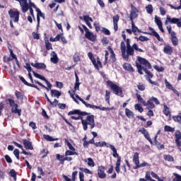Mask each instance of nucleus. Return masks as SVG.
<instances>
[{"label":"nucleus","instance_id":"39448f33","mask_svg":"<svg viewBox=\"0 0 181 181\" xmlns=\"http://www.w3.org/2000/svg\"><path fill=\"white\" fill-rule=\"evenodd\" d=\"M6 103L9 104L10 107H11V112L12 114H17L18 117L22 115V109H19V105L18 103H15V100L12 98H8L6 100Z\"/></svg>","mask_w":181,"mask_h":181},{"label":"nucleus","instance_id":"79ce46f5","mask_svg":"<svg viewBox=\"0 0 181 181\" xmlns=\"http://www.w3.org/2000/svg\"><path fill=\"white\" fill-rule=\"evenodd\" d=\"M74 155H76V156H78V153L76 152V151H70V150H67L65 152V157L66 158H69V156H73Z\"/></svg>","mask_w":181,"mask_h":181},{"label":"nucleus","instance_id":"09e8293b","mask_svg":"<svg viewBox=\"0 0 181 181\" xmlns=\"http://www.w3.org/2000/svg\"><path fill=\"white\" fill-rule=\"evenodd\" d=\"M120 166H121V160H117L116 166H115V170L117 173H119L121 172Z\"/></svg>","mask_w":181,"mask_h":181},{"label":"nucleus","instance_id":"58836bf2","mask_svg":"<svg viewBox=\"0 0 181 181\" xmlns=\"http://www.w3.org/2000/svg\"><path fill=\"white\" fill-rule=\"evenodd\" d=\"M44 40H45L46 49L47 50H53V47L52 46V43L49 42V38L45 37Z\"/></svg>","mask_w":181,"mask_h":181},{"label":"nucleus","instance_id":"e433bc0d","mask_svg":"<svg viewBox=\"0 0 181 181\" xmlns=\"http://www.w3.org/2000/svg\"><path fill=\"white\" fill-rule=\"evenodd\" d=\"M163 112L166 117H170V110L169 107H168V105L166 103H163Z\"/></svg>","mask_w":181,"mask_h":181},{"label":"nucleus","instance_id":"9d476101","mask_svg":"<svg viewBox=\"0 0 181 181\" xmlns=\"http://www.w3.org/2000/svg\"><path fill=\"white\" fill-rule=\"evenodd\" d=\"M82 28L86 32L85 37H86L88 40H90V42H95V40H97V35H94L93 33L90 32L87 26L82 25Z\"/></svg>","mask_w":181,"mask_h":181},{"label":"nucleus","instance_id":"20e7f679","mask_svg":"<svg viewBox=\"0 0 181 181\" xmlns=\"http://www.w3.org/2000/svg\"><path fill=\"white\" fill-rule=\"evenodd\" d=\"M82 125L83 131L88 129V125L90 127V129H93L95 127V122L94 120V115H91L86 117V119H82Z\"/></svg>","mask_w":181,"mask_h":181},{"label":"nucleus","instance_id":"4be33fe9","mask_svg":"<svg viewBox=\"0 0 181 181\" xmlns=\"http://www.w3.org/2000/svg\"><path fill=\"white\" fill-rule=\"evenodd\" d=\"M88 57H89L90 60L92 62V64H93L95 69H96V70H100V66H98V64H97V60H95V58H94V55H93V52H88Z\"/></svg>","mask_w":181,"mask_h":181},{"label":"nucleus","instance_id":"ea45409f","mask_svg":"<svg viewBox=\"0 0 181 181\" xmlns=\"http://www.w3.org/2000/svg\"><path fill=\"white\" fill-rule=\"evenodd\" d=\"M69 94L71 95V98L74 100V101L76 103V104H80V103L78 102V100H77V99H76V98L74 97V95H76V90H69Z\"/></svg>","mask_w":181,"mask_h":181},{"label":"nucleus","instance_id":"338daca9","mask_svg":"<svg viewBox=\"0 0 181 181\" xmlns=\"http://www.w3.org/2000/svg\"><path fill=\"white\" fill-rule=\"evenodd\" d=\"M13 155L16 156V159H18V160H19L21 159V157L19 156V149L16 148L13 151Z\"/></svg>","mask_w":181,"mask_h":181},{"label":"nucleus","instance_id":"4c0bfd02","mask_svg":"<svg viewBox=\"0 0 181 181\" xmlns=\"http://www.w3.org/2000/svg\"><path fill=\"white\" fill-rule=\"evenodd\" d=\"M136 97L137 98V101L139 103H140L141 104H142L144 107H146V101H145V100H144V98H142V96H141V94L139 93H136Z\"/></svg>","mask_w":181,"mask_h":181},{"label":"nucleus","instance_id":"864d4df0","mask_svg":"<svg viewBox=\"0 0 181 181\" xmlns=\"http://www.w3.org/2000/svg\"><path fill=\"white\" fill-rule=\"evenodd\" d=\"M87 160H88V166H90V168H94V166H95V164L93 158H88Z\"/></svg>","mask_w":181,"mask_h":181},{"label":"nucleus","instance_id":"5701e85b","mask_svg":"<svg viewBox=\"0 0 181 181\" xmlns=\"http://www.w3.org/2000/svg\"><path fill=\"white\" fill-rule=\"evenodd\" d=\"M19 78L21 81H22L23 84H25V86H28V87H32L33 88H36V90H37L38 91H40V88H39L35 84L29 83V82L26 81V80L25 79V78H23V76H19Z\"/></svg>","mask_w":181,"mask_h":181},{"label":"nucleus","instance_id":"aec40b11","mask_svg":"<svg viewBox=\"0 0 181 181\" xmlns=\"http://www.w3.org/2000/svg\"><path fill=\"white\" fill-rule=\"evenodd\" d=\"M57 159L59 160V162L63 165L64 163L65 160H67V162H71L73 160V158L71 157H64V156H62L60 154H57L56 156Z\"/></svg>","mask_w":181,"mask_h":181},{"label":"nucleus","instance_id":"052dcab7","mask_svg":"<svg viewBox=\"0 0 181 181\" xmlns=\"http://www.w3.org/2000/svg\"><path fill=\"white\" fill-rule=\"evenodd\" d=\"M17 173L16 171H15V170H11L10 171V175L11 177L13 178L14 180H16V176H17Z\"/></svg>","mask_w":181,"mask_h":181},{"label":"nucleus","instance_id":"3c124183","mask_svg":"<svg viewBox=\"0 0 181 181\" xmlns=\"http://www.w3.org/2000/svg\"><path fill=\"white\" fill-rule=\"evenodd\" d=\"M154 144L156 146H157L158 149H159V151L162 149H165V145L160 144V142L156 141H154Z\"/></svg>","mask_w":181,"mask_h":181},{"label":"nucleus","instance_id":"f03ea898","mask_svg":"<svg viewBox=\"0 0 181 181\" xmlns=\"http://www.w3.org/2000/svg\"><path fill=\"white\" fill-rule=\"evenodd\" d=\"M120 49L122 52V57L128 61L129 59V56H134L135 54V50L136 52H140V53H144V49L138 47V44L134 43L132 47L125 46V42L122 41L120 43Z\"/></svg>","mask_w":181,"mask_h":181},{"label":"nucleus","instance_id":"69168bd1","mask_svg":"<svg viewBox=\"0 0 181 181\" xmlns=\"http://www.w3.org/2000/svg\"><path fill=\"white\" fill-rule=\"evenodd\" d=\"M137 88H138V90H139V91H145V84H144V83H139L138 85H137Z\"/></svg>","mask_w":181,"mask_h":181},{"label":"nucleus","instance_id":"0eeeda50","mask_svg":"<svg viewBox=\"0 0 181 181\" xmlns=\"http://www.w3.org/2000/svg\"><path fill=\"white\" fill-rule=\"evenodd\" d=\"M133 162L136 165L133 167V169H134V170H136V169H139L140 168H145V166H148L149 168L151 166V164L146 162H143L141 164L139 163V153L138 152L134 153L133 156Z\"/></svg>","mask_w":181,"mask_h":181},{"label":"nucleus","instance_id":"f8f14e48","mask_svg":"<svg viewBox=\"0 0 181 181\" xmlns=\"http://www.w3.org/2000/svg\"><path fill=\"white\" fill-rule=\"evenodd\" d=\"M8 15L11 19H13V22H19V15H21V13L19 11H14L13 10L10 9L8 11Z\"/></svg>","mask_w":181,"mask_h":181},{"label":"nucleus","instance_id":"c85d7f7f","mask_svg":"<svg viewBox=\"0 0 181 181\" xmlns=\"http://www.w3.org/2000/svg\"><path fill=\"white\" fill-rule=\"evenodd\" d=\"M37 26H39L40 25V17L45 19V13H42V11H40V8H37Z\"/></svg>","mask_w":181,"mask_h":181},{"label":"nucleus","instance_id":"a18cd8bd","mask_svg":"<svg viewBox=\"0 0 181 181\" xmlns=\"http://www.w3.org/2000/svg\"><path fill=\"white\" fill-rule=\"evenodd\" d=\"M173 121L175 122H178V124H181V113H179L177 115L173 117Z\"/></svg>","mask_w":181,"mask_h":181},{"label":"nucleus","instance_id":"423d86ee","mask_svg":"<svg viewBox=\"0 0 181 181\" xmlns=\"http://www.w3.org/2000/svg\"><path fill=\"white\" fill-rule=\"evenodd\" d=\"M106 84L113 91V93L115 94V95H119L120 97H124L122 88L119 87V86L114 83L111 81H107L106 82Z\"/></svg>","mask_w":181,"mask_h":181},{"label":"nucleus","instance_id":"6ab92c4d","mask_svg":"<svg viewBox=\"0 0 181 181\" xmlns=\"http://www.w3.org/2000/svg\"><path fill=\"white\" fill-rule=\"evenodd\" d=\"M175 138L177 148H181V132L180 130H177L175 132Z\"/></svg>","mask_w":181,"mask_h":181},{"label":"nucleus","instance_id":"c9c22d12","mask_svg":"<svg viewBox=\"0 0 181 181\" xmlns=\"http://www.w3.org/2000/svg\"><path fill=\"white\" fill-rule=\"evenodd\" d=\"M50 93L52 97H56L57 98H59V97L62 95V92L59 91L58 90L51 89Z\"/></svg>","mask_w":181,"mask_h":181},{"label":"nucleus","instance_id":"ddd939ff","mask_svg":"<svg viewBox=\"0 0 181 181\" xmlns=\"http://www.w3.org/2000/svg\"><path fill=\"white\" fill-rule=\"evenodd\" d=\"M139 132L140 134H142L144 135V138L148 141V142L151 144V145H153V141H152V139H151V136L149 135V132L145 129V127H142L139 130Z\"/></svg>","mask_w":181,"mask_h":181},{"label":"nucleus","instance_id":"dca6fc26","mask_svg":"<svg viewBox=\"0 0 181 181\" xmlns=\"http://www.w3.org/2000/svg\"><path fill=\"white\" fill-rule=\"evenodd\" d=\"M148 30L151 33L144 32L143 33H144V35H151V36H154L155 37H156L158 42H162L163 40V39L160 38V35H159V34L156 33V31H155V30H153L152 27H148Z\"/></svg>","mask_w":181,"mask_h":181},{"label":"nucleus","instance_id":"49530a36","mask_svg":"<svg viewBox=\"0 0 181 181\" xmlns=\"http://www.w3.org/2000/svg\"><path fill=\"white\" fill-rule=\"evenodd\" d=\"M165 132H175V127H172L169 125H165L164 127Z\"/></svg>","mask_w":181,"mask_h":181},{"label":"nucleus","instance_id":"9b49d317","mask_svg":"<svg viewBox=\"0 0 181 181\" xmlns=\"http://www.w3.org/2000/svg\"><path fill=\"white\" fill-rule=\"evenodd\" d=\"M153 103L156 104V105H159V104H160L159 100L153 96L148 99L147 103L146 102V107H148V110H153V108H155V104H153Z\"/></svg>","mask_w":181,"mask_h":181},{"label":"nucleus","instance_id":"f3484780","mask_svg":"<svg viewBox=\"0 0 181 181\" xmlns=\"http://www.w3.org/2000/svg\"><path fill=\"white\" fill-rule=\"evenodd\" d=\"M33 74L37 78H39L40 80H42V81H45V83L47 84V87H49V88H52L51 83L49 82V81L47 79H46V78L45 76L36 73L35 71H33Z\"/></svg>","mask_w":181,"mask_h":181},{"label":"nucleus","instance_id":"bb28decb","mask_svg":"<svg viewBox=\"0 0 181 181\" xmlns=\"http://www.w3.org/2000/svg\"><path fill=\"white\" fill-rule=\"evenodd\" d=\"M83 21L84 22H86L87 26H88V28L90 29H93V25H91V22H93V18L91 17H90V16L86 15V16H83Z\"/></svg>","mask_w":181,"mask_h":181},{"label":"nucleus","instance_id":"2eb2a0df","mask_svg":"<svg viewBox=\"0 0 181 181\" xmlns=\"http://www.w3.org/2000/svg\"><path fill=\"white\" fill-rule=\"evenodd\" d=\"M98 176L99 179H105L107 174L105 173V168L104 165H100L98 167Z\"/></svg>","mask_w":181,"mask_h":181},{"label":"nucleus","instance_id":"7c9ffc66","mask_svg":"<svg viewBox=\"0 0 181 181\" xmlns=\"http://www.w3.org/2000/svg\"><path fill=\"white\" fill-rule=\"evenodd\" d=\"M109 146L111 151H112L113 152L112 153L113 158H117V160H121V156H119V155L117 152V148H115V146H114V145H109Z\"/></svg>","mask_w":181,"mask_h":181},{"label":"nucleus","instance_id":"4468645a","mask_svg":"<svg viewBox=\"0 0 181 181\" xmlns=\"http://www.w3.org/2000/svg\"><path fill=\"white\" fill-rule=\"evenodd\" d=\"M132 10L130 11V21L132 22L134 21V19H136L138 18V8L135 7L133 4L131 5Z\"/></svg>","mask_w":181,"mask_h":181},{"label":"nucleus","instance_id":"bf43d9fd","mask_svg":"<svg viewBox=\"0 0 181 181\" xmlns=\"http://www.w3.org/2000/svg\"><path fill=\"white\" fill-rule=\"evenodd\" d=\"M102 33H104V35H107V36H110V35H111V32H110V30L107 29L105 27H102Z\"/></svg>","mask_w":181,"mask_h":181},{"label":"nucleus","instance_id":"a19ab883","mask_svg":"<svg viewBox=\"0 0 181 181\" xmlns=\"http://www.w3.org/2000/svg\"><path fill=\"white\" fill-rule=\"evenodd\" d=\"M125 115L127 117V118H134L135 114H134V112L131 111V110L126 108L125 109Z\"/></svg>","mask_w":181,"mask_h":181},{"label":"nucleus","instance_id":"cd10ccee","mask_svg":"<svg viewBox=\"0 0 181 181\" xmlns=\"http://www.w3.org/2000/svg\"><path fill=\"white\" fill-rule=\"evenodd\" d=\"M51 58H50V61L52 63H53L54 64H57V63H59V57H57V54H56V52L52 51L51 52Z\"/></svg>","mask_w":181,"mask_h":181},{"label":"nucleus","instance_id":"0e129e2a","mask_svg":"<svg viewBox=\"0 0 181 181\" xmlns=\"http://www.w3.org/2000/svg\"><path fill=\"white\" fill-rule=\"evenodd\" d=\"M48 103H49L52 107H57V105H59V100L57 99H54L53 102L50 100V102H48Z\"/></svg>","mask_w":181,"mask_h":181},{"label":"nucleus","instance_id":"4d7b16f0","mask_svg":"<svg viewBox=\"0 0 181 181\" xmlns=\"http://www.w3.org/2000/svg\"><path fill=\"white\" fill-rule=\"evenodd\" d=\"M107 146V143L105 141H99L95 144V146H96V148H98V146H100V148H103V146Z\"/></svg>","mask_w":181,"mask_h":181},{"label":"nucleus","instance_id":"c03bdc74","mask_svg":"<svg viewBox=\"0 0 181 181\" xmlns=\"http://www.w3.org/2000/svg\"><path fill=\"white\" fill-rule=\"evenodd\" d=\"M15 95L17 100H20V101H23V93H21L20 91L16 90L15 92Z\"/></svg>","mask_w":181,"mask_h":181},{"label":"nucleus","instance_id":"7ed1b4c3","mask_svg":"<svg viewBox=\"0 0 181 181\" xmlns=\"http://www.w3.org/2000/svg\"><path fill=\"white\" fill-rule=\"evenodd\" d=\"M79 115L78 117L71 116V119H74L75 121H78V119L81 120V124H83V117H86V115H90V113L87 112H81L80 110H71L68 112V115Z\"/></svg>","mask_w":181,"mask_h":181},{"label":"nucleus","instance_id":"2f4dec72","mask_svg":"<svg viewBox=\"0 0 181 181\" xmlns=\"http://www.w3.org/2000/svg\"><path fill=\"white\" fill-rule=\"evenodd\" d=\"M113 19V25H114V30L115 32L118 30V22L119 21V16L115 15L112 17Z\"/></svg>","mask_w":181,"mask_h":181},{"label":"nucleus","instance_id":"1a4fd4ad","mask_svg":"<svg viewBox=\"0 0 181 181\" xmlns=\"http://www.w3.org/2000/svg\"><path fill=\"white\" fill-rule=\"evenodd\" d=\"M83 105L86 107V108H92V110H100V111H111L114 110V107H100L94 105H91L90 103H87L85 100L82 102Z\"/></svg>","mask_w":181,"mask_h":181},{"label":"nucleus","instance_id":"774afa93","mask_svg":"<svg viewBox=\"0 0 181 181\" xmlns=\"http://www.w3.org/2000/svg\"><path fill=\"white\" fill-rule=\"evenodd\" d=\"M74 63L80 62V56L77 54H75L73 57Z\"/></svg>","mask_w":181,"mask_h":181},{"label":"nucleus","instance_id":"72a5a7b5","mask_svg":"<svg viewBox=\"0 0 181 181\" xmlns=\"http://www.w3.org/2000/svg\"><path fill=\"white\" fill-rule=\"evenodd\" d=\"M107 49L110 53V58L112 59V62L113 63H115V62H117V57H115V53L114 52V50L112 49L111 46H108Z\"/></svg>","mask_w":181,"mask_h":181},{"label":"nucleus","instance_id":"680f3d73","mask_svg":"<svg viewBox=\"0 0 181 181\" xmlns=\"http://www.w3.org/2000/svg\"><path fill=\"white\" fill-rule=\"evenodd\" d=\"M66 142L69 149L73 151H76V148L73 146V145L71 144V143H70V141H69L68 140H66Z\"/></svg>","mask_w":181,"mask_h":181},{"label":"nucleus","instance_id":"603ef678","mask_svg":"<svg viewBox=\"0 0 181 181\" xmlns=\"http://www.w3.org/2000/svg\"><path fill=\"white\" fill-rule=\"evenodd\" d=\"M164 159L165 160H168V162H173L175 159L173 158V156L168 154V155H164Z\"/></svg>","mask_w":181,"mask_h":181},{"label":"nucleus","instance_id":"6e6552de","mask_svg":"<svg viewBox=\"0 0 181 181\" xmlns=\"http://www.w3.org/2000/svg\"><path fill=\"white\" fill-rule=\"evenodd\" d=\"M166 29L169 35H170V39L173 46H177L179 45V39L176 36V33L172 30V25H167Z\"/></svg>","mask_w":181,"mask_h":181},{"label":"nucleus","instance_id":"6e6d98bb","mask_svg":"<svg viewBox=\"0 0 181 181\" xmlns=\"http://www.w3.org/2000/svg\"><path fill=\"white\" fill-rule=\"evenodd\" d=\"M146 10L147 13H152L153 12V6H152V4H148L146 6Z\"/></svg>","mask_w":181,"mask_h":181},{"label":"nucleus","instance_id":"f704fd0d","mask_svg":"<svg viewBox=\"0 0 181 181\" xmlns=\"http://www.w3.org/2000/svg\"><path fill=\"white\" fill-rule=\"evenodd\" d=\"M75 78H76V82L74 85V90L75 91H77L78 90H80V79L78 78V76L76 72H75Z\"/></svg>","mask_w":181,"mask_h":181},{"label":"nucleus","instance_id":"473e14b6","mask_svg":"<svg viewBox=\"0 0 181 181\" xmlns=\"http://www.w3.org/2000/svg\"><path fill=\"white\" fill-rule=\"evenodd\" d=\"M123 69L127 70V71H129V73H134L135 71V69H134L131 64L128 63H124L123 64Z\"/></svg>","mask_w":181,"mask_h":181},{"label":"nucleus","instance_id":"e2e57ef3","mask_svg":"<svg viewBox=\"0 0 181 181\" xmlns=\"http://www.w3.org/2000/svg\"><path fill=\"white\" fill-rule=\"evenodd\" d=\"M132 30L133 33H136L138 31V27L135 25V23H134V21H132Z\"/></svg>","mask_w":181,"mask_h":181},{"label":"nucleus","instance_id":"de8ad7c7","mask_svg":"<svg viewBox=\"0 0 181 181\" xmlns=\"http://www.w3.org/2000/svg\"><path fill=\"white\" fill-rule=\"evenodd\" d=\"M134 109L136 111H139V112H144V107H142L139 103L134 105Z\"/></svg>","mask_w":181,"mask_h":181},{"label":"nucleus","instance_id":"f257e3e1","mask_svg":"<svg viewBox=\"0 0 181 181\" xmlns=\"http://www.w3.org/2000/svg\"><path fill=\"white\" fill-rule=\"evenodd\" d=\"M136 67L139 74L142 75L144 74V73L146 74L145 77L148 81H149L151 78H153V74L149 71L151 69H152V65L149 61H148V59L141 57H137V60L136 61Z\"/></svg>","mask_w":181,"mask_h":181},{"label":"nucleus","instance_id":"13d9d810","mask_svg":"<svg viewBox=\"0 0 181 181\" xmlns=\"http://www.w3.org/2000/svg\"><path fill=\"white\" fill-rule=\"evenodd\" d=\"M173 175L175 176V177L173 179V181H181V175L174 173Z\"/></svg>","mask_w":181,"mask_h":181},{"label":"nucleus","instance_id":"412c9836","mask_svg":"<svg viewBox=\"0 0 181 181\" xmlns=\"http://www.w3.org/2000/svg\"><path fill=\"white\" fill-rule=\"evenodd\" d=\"M30 66H32L33 67H35V69H37L38 70H46V69L47 68V66L45 64V63H30Z\"/></svg>","mask_w":181,"mask_h":181},{"label":"nucleus","instance_id":"c756f323","mask_svg":"<svg viewBox=\"0 0 181 181\" xmlns=\"http://www.w3.org/2000/svg\"><path fill=\"white\" fill-rule=\"evenodd\" d=\"M163 51L165 54H168V56H171L172 53H173V47H172L170 45H165L163 47Z\"/></svg>","mask_w":181,"mask_h":181},{"label":"nucleus","instance_id":"a211bd4d","mask_svg":"<svg viewBox=\"0 0 181 181\" xmlns=\"http://www.w3.org/2000/svg\"><path fill=\"white\" fill-rule=\"evenodd\" d=\"M19 2L21 11L23 13L28 12V0H15Z\"/></svg>","mask_w":181,"mask_h":181},{"label":"nucleus","instance_id":"393cba45","mask_svg":"<svg viewBox=\"0 0 181 181\" xmlns=\"http://www.w3.org/2000/svg\"><path fill=\"white\" fill-rule=\"evenodd\" d=\"M155 23H156L157 26H158V29L162 32V33H165V30H163V27L162 25V21L158 16H155Z\"/></svg>","mask_w":181,"mask_h":181},{"label":"nucleus","instance_id":"a878e982","mask_svg":"<svg viewBox=\"0 0 181 181\" xmlns=\"http://www.w3.org/2000/svg\"><path fill=\"white\" fill-rule=\"evenodd\" d=\"M178 21H181V18H170L169 16H167L165 25H168V23H173L177 24Z\"/></svg>","mask_w":181,"mask_h":181},{"label":"nucleus","instance_id":"8fccbe9b","mask_svg":"<svg viewBox=\"0 0 181 181\" xmlns=\"http://www.w3.org/2000/svg\"><path fill=\"white\" fill-rule=\"evenodd\" d=\"M34 82L36 84H38V86H40V87H42V88H45V90H47V91H49V90H52V88H49V86L46 87V86L43 85V83L39 82V81L37 80H35Z\"/></svg>","mask_w":181,"mask_h":181},{"label":"nucleus","instance_id":"5fc2aeb1","mask_svg":"<svg viewBox=\"0 0 181 181\" xmlns=\"http://www.w3.org/2000/svg\"><path fill=\"white\" fill-rule=\"evenodd\" d=\"M135 39H137V40H140L141 42H148V40H149V38H148V37H145L144 35L139 36V38L137 37H135Z\"/></svg>","mask_w":181,"mask_h":181},{"label":"nucleus","instance_id":"37998d69","mask_svg":"<svg viewBox=\"0 0 181 181\" xmlns=\"http://www.w3.org/2000/svg\"><path fill=\"white\" fill-rule=\"evenodd\" d=\"M44 139L48 141L49 142H53L54 141H58L59 139H54L53 137L50 136L49 134H44L43 135Z\"/></svg>","mask_w":181,"mask_h":181},{"label":"nucleus","instance_id":"b1692460","mask_svg":"<svg viewBox=\"0 0 181 181\" xmlns=\"http://www.w3.org/2000/svg\"><path fill=\"white\" fill-rule=\"evenodd\" d=\"M25 149H29L30 151H33V146L32 145V141L25 139L22 140Z\"/></svg>","mask_w":181,"mask_h":181}]
</instances>
